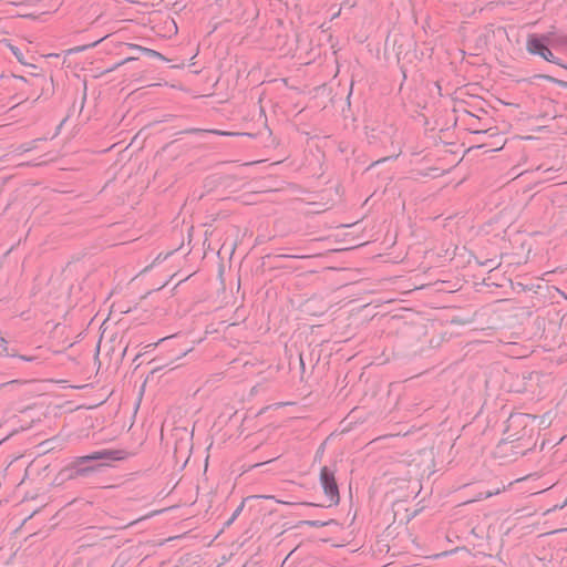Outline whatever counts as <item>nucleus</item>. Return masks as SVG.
<instances>
[{
    "instance_id": "obj_2",
    "label": "nucleus",
    "mask_w": 567,
    "mask_h": 567,
    "mask_svg": "<svg viewBox=\"0 0 567 567\" xmlns=\"http://www.w3.org/2000/svg\"><path fill=\"white\" fill-rule=\"evenodd\" d=\"M527 49L533 54H538L548 62L557 63L556 56L548 49L545 38L530 37L527 42Z\"/></svg>"
},
{
    "instance_id": "obj_1",
    "label": "nucleus",
    "mask_w": 567,
    "mask_h": 567,
    "mask_svg": "<svg viewBox=\"0 0 567 567\" xmlns=\"http://www.w3.org/2000/svg\"><path fill=\"white\" fill-rule=\"evenodd\" d=\"M320 482L324 494L331 503H338L339 489L336 483L334 474L327 466L322 467L320 473Z\"/></svg>"
},
{
    "instance_id": "obj_5",
    "label": "nucleus",
    "mask_w": 567,
    "mask_h": 567,
    "mask_svg": "<svg viewBox=\"0 0 567 567\" xmlns=\"http://www.w3.org/2000/svg\"><path fill=\"white\" fill-rule=\"evenodd\" d=\"M23 360L25 361H30L31 359L30 358H25V357H21Z\"/></svg>"
},
{
    "instance_id": "obj_4",
    "label": "nucleus",
    "mask_w": 567,
    "mask_h": 567,
    "mask_svg": "<svg viewBox=\"0 0 567 567\" xmlns=\"http://www.w3.org/2000/svg\"><path fill=\"white\" fill-rule=\"evenodd\" d=\"M499 493V489L495 491V492H489L487 493V497L492 496V495H495V494H498Z\"/></svg>"
},
{
    "instance_id": "obj_3",
    "label": "nucleus",
    "mask_w": 567,
    "mask_h": 567,
    "mask_svg": "<svg viewBox=\"0 0 567 567\" xmlns=\"http://www.w3.org/2000/svg\"><path fill=\"white\" fill-rule=\"evenodd\" d=\"M213 133H215L217 135H233V133L224 132V131H213Z\"/></svg>"
}]
</instances>
